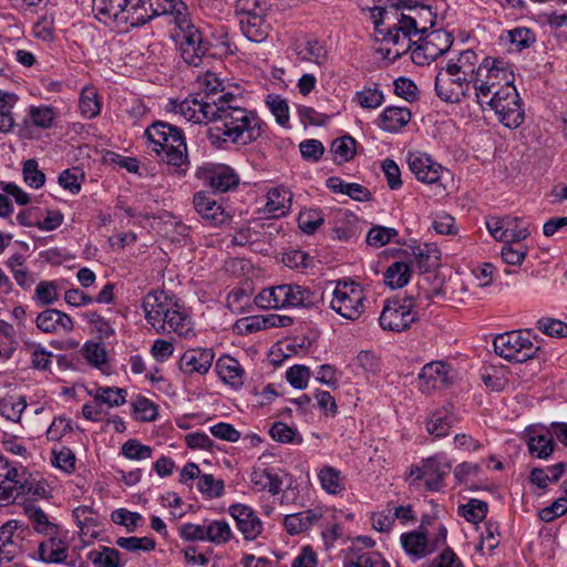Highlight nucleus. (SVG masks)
I'll list each match as a JSON object with an SVG mask.
<instances>
[{
    "mask_svg": "<svg viewBox=\"0 0 567 567\" xmlns=\"http://www.w3.org/2000/svg\"><path fill=\"white\" fill-rule=\"evenodd\" d=\"M79 110L86 118H94L101 112V100L97 90L93 86H84L79 100Z\"/></svg>",
    "mask_w": 567,
    "mask_h": 567,
    "instance_id": "4c0bfd02",
    "label": "nucleus"
},
{
    "mask_svg": "<svg viewBox=\"0 0 567 567\" xmlns=\"http://www.w3.org/2000/svg\"><path fill=\"white\" fill-rule=\"evenodd\" d=\"M265 329H267L265 316L245 317L238 319L234 324V331L239 336H248Z\"/></svg>",
    "mask_w": 567,
    "mask_h": 567,
    "instance_id": "5fc2aeb1",
    "label": "nucleus"
},
{
    "mask_svg": "<svg viewBox=\"0 0 567 567\" xmlns=\"http://www.w3.org/2000/svg\"><path fill=\"white\" fill-rule=\"evenodd\" d=\"M171 104L175 113L182 115L187 122L195 124L212 123L214 112L218 110L215 104L214 93H197L182 102L171 101Z\"/></svg>",
    "mask_w": 567,
    "mask_h": 567,
    "instance_id": "f8f14e48",
    "label": "nucleus"
},
{
    "mask_svg": "<svg viewBox=\"0 0 567 567\" xmlns=\"http://www.w3.org/2000/svg\"><path fill=\"white\" fill-rule=\"evenodd\" d=\"M455 422L456 416L454 415L453 406L449 404L432 412L425 427L429 434L439 439L446 436Z\"/></svg>",
    "mask_w": 567,
    "mask_h": 567,
    "instance_id": "a878e982",
    "label": "nucleus"
},
{
    "mask_svg": "<svg viewBox=\"0 0 567 567\" xmlns=\"http://www.w3.org/2000/svg\"><path fill=\"white\" fill-rule=\"evenodd\" d=\"M196 177L216 193L229 192L239 184V176L235 169L219 163H205L199 166L196 171Z\"/></svg>",
    "mask_w": 567,
    "mask_h": 567,
    "instance_id": "ddd939ff",
    "label": "nucleus"
},
{
    "mask_svg": "<svg viewBox=\"0 0 567 567\" xmlns=\"http://www.w3.org/2000/svg\"><path fill=\"white\" fill-rule=\"evenodd\" d=\"M277 302L280 308H312L320 301L317 291L297 284H284L276 286Z\"/></svg>",
    "mask_w": 567,
    "mask_h": 567,
    "instance_id": "4468645a",
    "label": "nucleus"
},
{
    "mask_svg": "<svg viewBox=\"0 0 567 567\" xmlns=\"http://www.w3.org/2000/svg\"><path fill=\"white\" fill-rule=\"evenodd\" d=\"M410 248L421 272H426L439 265L440 251L435 247L426 245L425 247L412 246Z\"/></svg>",
    "mask_w": 567,
    "mask_h": 567,
    "instance_id": "79ce46f5",
    "label": "nucleus"
},
{
    "mask_svg": "<svg viewBox=\"0 0 567 567\" xmlns=\"http://www.w3.org/2000/svg\"><path fill=\"white\" fill-rule=\"evenodd\" d=\"M536 327L544 334L553 338H567V323L554 318H540Z\"/></svg>",
    "mask_w": 567,
    "mask_h": 567,
    "instance_id": "e2e57ef3",
    "label": "nucleus"
},
{
    "mask_svg": "<svg viewBox=\"0 0 567 567\" xmlns=\"http://www.w3.org/2000/svg\"><path fill=\"white\" fill-rule=\"evenodd\" d=\"M144 8L148 16L147 21L157 16L169 14L174 17V22L178 27L182 20L188 19L187 7L182 1L150 0L148 6L144 1Z\"/></svg>",
    "mask_w": 567,
    "mask_h": 567,
    "instance_id": "b1692460",
    "label": "nucleus"
},
{
    "mask_svg": "<svg viewBox=\"0 0 567 567\" xmlns=\"http://www.w3.org/2000/svg\"><path fill=\"white\" fill-rule=\"evenodd\" d=\"M197 487L200 493L209 497H220L225 485L221 480H215L212 474H203L198 478Z\"/></svg>",
    "mask_w": 567,
    "mask_h": 567,
    "instance_id": "774afa93",
    "label": "nucleus"
},
{
    "mask_svg": "<svg viewBox=\"0 0 567 567\" xmlns=\"http://www.w3.org/2000/svg\"><path fill=\"white\" fill-rule=\"evenodd\" d=\"M412 114L406 107L388 106L380 115V127L386 132H396L411 121Z\"/></svg>",
    "mask_w": 567,
    "mask_h": 567,
    "instance_id": "7c9ffc66",
    "label": "nucleus"
},
{
    "mask_svg": "<svg viewBox=\"0 0 567 567\" xmlns=\"http://www.w3.org/2000/svg\"><path fill=\"white\" fill-rule=\"evenodd\" d=\"M177 28L182 59L188 65L199 66L203 59L209 54L210 42L203 38L199 29L189 19L182 20Z\"/></svg>",
    "mask_w": 567,
    "mask_h": 567,
    "instance_id": "1a4fd4ad",
    "label": "nucleus"
},
{
    "mask_svg": "<svg viewBox=\"0 0 567 567\" xmlns=\"http://www.w3.org/2000/svg\"><path fill=\"white\" fill-rule=\"evenodd\" d=\"M485 105L496 113L506 127L516 128L524 122V111L514 85H504L503 90L495 91L494 96L484 102Z\"/></svg>",
    "mask_w": 567,
    "mask_h": 567,
    "instance_id": "6e6552de",
    "label": "nucleus"
},
{
    "mask_svg": "<svg viewBox=\"0 0 567 567\" xmlns=\"http://www.w3.org/2000/svg\"><path fill=\"white\" fill-rule=\"evenodd\" d=\"M408 164L416 179L425 184H439L442 174L445 172L441 164L434 162L425 153L410 152L408 154Z\"/></svg>",
    "mask_w": 567,
    "mask_h": 567,
    "instance_id": "a211bd4d",
    "label": "nucleus"
},
{
    "mask_svg": "<svg viewBox=\"0 0 567 567\" xmlns=\"http://www.w3.org/2000/svg\"><path fill=\"white\" fill-rule=\"evenodd\" d=\"M340 471L324 466L318 474L322 488L329 494H338L343 489Z\"/></svg>",
    "mask_w": 567,
    "mask_h": 567,
    "instance_id": "603ef678",
    "label": "nucleus"
},
{
    "mask_svg": "<svg viewBox=\"0 0 567 567\" xmlns=\"http://www.w3.org/2000/svg\"><path fill=\"white\" fill-rule=\"evenodd\" d=\"M24 182L33 188H40L44 185L45 175L38 168V162L33 158L28 159L23 164Z\"/></svg>",
    "mask_w": 567,
    "mask_h": 567,
    "instance_id": "69168bd1",
    "label": "nucleus"
},
{
    "mask_svg": "<svg viewBox=\"0 0 567 567\" xmlns=\"http://www.w3.org/2000/svg\"><path fill=\"white\" fill-rule=\"evenodd\" d=\"M266 14H252L239 19L244 35L252 42H262L268 37V25L265 22Z\"/></svg>",
    "mask_w": 567,
    "mask_h": 567,
    "instance_id": "473e14b6",
    "label": "nucleus"
},
{
    "mask_svg": "<svg viewBox=\"0 0 567 567\" xmlns=\"http://www.w3.org/2000/svg\"><path fill=\"white\" fill-rule=\"evenodd\" d=\"M410 280V268L403 261L393 262L384 272V282L391 288H401Z\"/></svg>",
    "mask_w": 567,
    "mask_h": 567,
    "instance_id": "49530a36",
    "label": "nucleus"
},
{
    "mask_svg": "<svg viewBox=\"0 0 567 567\" xmlns=\"http://www.w3.org/2000/svg\"><path fill=\"white\" fill-rule=\"evenodd\" d=\"M386 7L371 9L374 24L375 41L396 44L404 33L425 34L426 27H419L414 17L400 12L401 9H413L411 0H389Z\"/></svg>",
    "mask_w": 567,
    "mask_h": 567,
    "instance_id": "f03ea898",
    "label": "nucleus"
},
{
    "mask_svg": "<svg viewBox=\"0 0 567 567\" xmlns=\"http://www.w3.org/2000/svg\"><path fill=\"white\" fill-rule=\"evenodd\" d=\"M39 555L44 563H63L68 558V546L52 535L39 545Z\"/></svg>",
    "mask_w": 567,
    "mask_h": 567,
    "instance_id": "f704fd0d",
    "label": "nucleus"
},
{
    "mask_svg": "<svg viewBox=\"0 0 567 567\" xmlns=\"http://www.w3.org/2000/svg\"><path fill=\"white\" fill-rule=\"evenodd\" d=\"M35 324L44 333H69L74 328L70 316L53 308L41 311L35 319Z\"/></svg>",
    "mask_w": 567,
    "mask_h": 567,
    "instance_id": "412c9836",
    "label": "nucleus"
},
{
    "mask_svg": "<svg viewBox=\"0 0 567 567\" xmlns=\"http://www.w3.org/2000/svg\"><path fill=\"white\" fill-rule=\"evenodd\" d=\"M92 563L97 567H121V553L112 547H102L101 551L92 550L89 554Z\"/></svg>",
    "mask_w": 567,
    "mask_h": 567,
    "instance_id": "3c124183",
    "label": "nucleus"
},
{
    "mask_svg": "<svg viewBox=\"0 0 567 567\" xmlns=\"http://www.w3.org/2000/svg\"><path fill=\"white\" fill-rule=\"evenodd\" d=\"M357 141L346 134L341 137L333 140L330 146V152L333 155V161L338 164L349 162L357 153L355 151Z\"/></svg>",
    "mask_w": 567,
    "mask_h": 567,
    "instance_id": "ea45409f",
    "label": "nucleus"
},
{
    "mask_svg": "<svg viewBox=\"0 0 567 567\" xmlns=\"http://www.w3.org/2000/svg\"><path fill=\"white\" fill-rule=\"evenodd\" d=\"M228 514L245 540L252 542L262 533L264 524L250 506L240 503L233 504L228 507Z\"/></svg>",
    "mask_w": 567,
    "mask_h": 567,
    "instance_id": "dca6fc26",
    "label": "nucleus"
},
{
    "mask_svg": "<svg viewBox=\"0 0 567 567\" xmlns=\"http://www.w3.org/2000/svg\"><path fill=\"white\" fill-rule=\"evenodd\" d=\"M233 538V529L226 520H206V542L218 546L229 543Z\"/></svg>",
    "mask_w": 567,
    "mask_h": 567,
    "instance_id": "e433bc0d",
    "label": "nucleus"
},
{
    "mask_svg": "<svg viewBox=\"0 0 567 567\" xmlns=\"http://www.w3.org/2000/svg\"><path fill=\"white\" fill-rule=\"evenodd\" d=\"M365 293L359 282L338 280L333 290L331 308L343 318L354 321L364 312Z\"/></svg>",
    "mask_w": 567,
    "mask_h": 567,
    "instance_id": "423d86ee",
    "label": "nucleus"
},
{
    "mask_svg": "<svg viewBox=\"0 0 567 567\" xmlns=\"http://www.w3.org/2000/svg\"><path fill=\"white\" fill-rule=\"evenodd\" d=\"M453 44V35L444 30H433L430 33L421 34L417 44L412 50L411 59L417 65L430 64L445 52Z\"/></svg>",
    "mask_w": 567,
    "mask_h": 567,
    "instance_id": "9b49d317",
    "label": "nucleus"
},
{
    "mask_svg": "<svg viewBox=\"0 0 567 567\" xmlns=\"http://www.w3.org/2000/svg\"><path fill=\"white\" fill-rule=\"evenodd\" d=\"M291 202V194L284 187H274L268 190L266 208L275 216L286 214Z\"/></svg>",
    "mask_w": 567,
    "mask_h": 567,
    "instance_id": "a19ab883",
    "label": "nucleus"
},
{
    "mask_svg": "<svg viewBox=\"0 0 567 567\" xmlns=\"http://www.w3.org/2000/svg\"><path fill=\"white\" fill-rule=\"evenodd\" d=\"M18 482L17 499L22 497L27 501H35L48 498L50 495L49 485L44 480L25 477L24 472L18 471Z\"/></svg>",
    "mask_w": 567,
    "mask_h": 567,
    "instance_id": "393cba45",
    "label": "nucleus"
},
{
    "mask_svg": "<svg viewBox=\"0 0 567 567\" xmlns=\"http://www.w3.org/2000/svg\"><path fill=\"white\" fill-rule=\"evenodd\" d=\"M320 517L321 515L316 511H303L287 515L284 519V526L290 535H298L308 530Z\"/></svg>",
    "mask_w": 567,
    "mask_h": 567,
    "instance_id": "72a5a7b5",
    "label": "nucleus"
},
{
    "mask_svg": "<svg viewBox=\"0 0 567 567\" xmlns=\"http://www.w3.org/2000/svg\"><path fill=\"white\" fill-rule=\"evenodd\" d=\"M474 79L454 71L451 66H442L435 76V92L441 101L460 103L471 96Z\"/></svg>",
    "mask_w": 567,
    "mask_h": 567,
    "instance_id": "0eeeda50",
    "label": "nucleus"
},
{
    "mask_svg": "<svg viewBox=\"0 0 567 567\" xmlns=\"http://www.w3.org/2000/svg\"><path fill=\"white\" fill-rule=\"evenodd\" d=\"M115 544L128 551H151L155 548V540L151 537H118Z\"/></svg>",
    "mask_w": 567,
    "mask_h": 567,
    "instance_id": "4d7b16f0",
    "label": "nucleus"
},
{
    "mask_svg": "<svg viewBox=\"0 0 567 567\" xmlns=\"http://www.w3.org/2000/svg\"><path fill=\"white\" fill-rule=\"evenodd\" d=\"M414 35V33H404L400 38V41L396 44H392V47L386 48H379L378 52L386 60L395 61L400 59L403 54L411 51L412 52V45L417 44V42H412L411 37Z\"/></svg>",
    "mask_w": 567,
    "mask_h": 567,
    "instance_id": "09e8293b",
    "label": "nucleus"
},
{
    "mask_svg": "<svg viewBox=\"0 0 567 567\" xmlns=\"http://www.w3.org/2000/svg\"><path fill=\"white\" fill-rule=\"evenodd\" d=\"M168 319H164L163 322H161V327L158 329L157 333H166V332H176L179 336L187 332V323L188 318L187 316L181 311V307L178 303H176V307L169 312Z\"/></svg>",
    "mask_w": 567,
    "mask_h": 567,
    "instance_id": "c03bdc74",
    "label": "nucleus"
},
{
    "mask_svg": "<svg viewBox=\"0 0 567 567\" xmlns=\"http://www.w3.org/2000/svg\"><path fill=\"white\" fill-rule=\"evenodd\" d=\"M266 105L276 117V122L284 127H288L289 106L287 101L278 94H269L266 97Z\"/></svg>",
    "mask_w": 567,
    "mask_h": 567,
    "instance_id": "8fccbe9b",
    "label": "nucleus"
},
{
    "mask_svg": "<svg viewBox=\"0 0 567 567\" xmlns=\"http://www.w3.org/2000/svg\"><path fill=\"white\" fill-rule=\"evenodd\" d=\"M207 130L212 145L223 148L226 143L247 145L262 135L264 123L252 111L239 105L217 106Z\"/></svg>",
    "mask_w": 567,
    "mask_h": 567,
    "instance_id": "f257e3e1",
    "label": "nucleus"
},
{
    "mask_svg": "<svg viewBox=\"0 0 567 567\" xmlns=\"http://www.w3.org/2000/svg\"><path fill=\"white\" fill-rule=\"evenodd\" d=\"M344 567H390V564L380 554L367 551L348 559Z\"/></svg>",
    "mask_w": 567,
    "mask_h": 567,
    "instance_id": "680f3d73",
    "label": "nucleus"
},
{
    "mask_svg": "<svg viewBox=\"0 0 567 567\" xmlns=\"http://www.w3.org/2000/svg\"><path fill=\"white\" fill-rule=\"evenodd\" d=\"M95 18L104 24L138 27L147 22L144 0H93Z\"/></svg>",
    "mask_w": 567,
    "mask_h": 567,
    "instance_id": "7ed1b4c3",
    "label": "nucleus"
},
{
    "mask_svg": "<svg viewBox=\"0 0 567 567\" xmlns=\"http://www.w3.org/2000/svg\"><path fill=\"white\" fill-rule=\"evenodd\" d=\"M395 236H398L395 228L373 226L367 235V243L372 247L380 248L390 243Z\"/></svg>",
    "mask_w": 567,
    "mask_h": 567,
    "instance_id": "bf43d9fd",
    "label": "nucleus"
},
{
    "mask_svg": "<svg viewBox=\"0 0 567 567\" xmlns=\"http://www.w3.org/2000/svg\"><path fill=\"white\" fill-rule=\"evenodd\" d=\"M196 213L214 227L224 226L231 220V215L206 192H197L193 196Z\"/></svg>",
    "mask_w": 567,
    "mask_h": 567,
    "instance_id": "f3484780",
    "label": "nucleus"
},
{
    "mask_svg": "<svg viewBox=\"0 0 567 567\" xmlns=\"http://www.w3.org/2000/svg\"><path fill=\"white\" fill-rule=\"evenodd\" d=\"M250 482L256 491H268L271 495L279 494L282 485L279 475L270 468L254 470Z\"/></svg>",
    "mask_w": 567,
    "mask_h": 567,
    "instance_id": "2f4dec72",
    "label": "nucleus"
},
{
    "mask_svg": "<svg viewBox=\"0 0 567 567\" xmlns=\"http://www.w3.org/2000/svg\"><path fill=\"white\" fill-rule=\"evenodd\" d=\"M415 303L412 296L402 300L394 298L385 302L379 318L380 326L384 330L401 332L416 321V313L413 310Z\"/></svg>",
    "mask_w": 567,
    "mask_h": 567,
    "instance_id": "9d476101",
    "label": "nucleus"
},
{
    "mask_svg": "<svg viewBox=\"0 0 567 567\" xmlns=\"http://www.w3.org/2000/svg\"><path fill=\"white\" fill-rule=\"evenodd\" d=\"M507 34L511 43L514 44L518 51L529 48L536 41L534 32L524 27L509 30Z\"/></svg>",
    "mask_w": 567,
    "mask_h": 567,
    "instance_id": "0e129e2a",
    "label": "nucleus"
},
{
    "mask_svg": "<svg viewBox=\"0 0 567 567\" xmlns=\"http://www.w3.org/2000/svg\"><path fill=\"white\" fill-rule=\"evenodd\" d=\"M487 503L481 499L472 498L466 504L458 507V514L470 523L482 522L487 514Z\"/></svg>",
    "mask_w": 567,
    "mask_h": 567,
    "instance_id": "de8ad7c7",
    "label": "nucleus"
},
{
    "mask_svg": "<svg viewBox=\"0 0 567 567\" xmlns=\"http://www.w3.org/2000/svg\"><path fill=\"white\" fill-rule=\"evenodd\" d=\"M125 390L113 388H100L94 396L96 402L110 406H120L125 403Z\"/></svg>",
    "mask_w": 567,
    "mask_h": 567,
    "instance_id": "338daca9",
    "label": "nucleus"
},
{
    "mask_svg": "<svg viewBox=\"0 0 567 567\" xmlns=\"http://www.w3.org/2000/svg\"><path fill=\"white\" fill-rule=\"evenodd\" d=\"M27 347L30 350L31 368L40 371L49 370L52 363V352L37 343H28Z\"/></svg>",
    "mask_w": 567,
    "mask_h": 567,
    "instance_id": "864d4df0",
    "label": "nucleus"
},
{
    "mask_svg": "<svg viewBox=\"0 0 567 567\" xmlns=\"http://www.w3.org/2000/svg\"><path fill=\"white\" fill-rule=\"evenodd\" d=\"M158 147L155 151L158 154L164 153V158L169 165L179 167L187 161V146L182 130L171 135L167 146L159 145Z\"/></svg>",
    "mask_w": 567,
    "mask_h": 567,
    "instance_id": "bb28decb",
    "label": "nucleus"
},
{
    "mask_svg": "<svg viewBox=\"0 0 567 567\" xmlns=\"http://www.w3.org/2000/svg\"><path fill=\"white\" fill-rule=\"evenodd\" d=\"M504 85H513V73L508 72L502 60L486 56L478 64L477 75L474 76V96L477 104L484 109V102L501 91Z\"/></svg>",
    "mask_w": 567,
    "mask_h": 567,
    "instance_id": "20e7f679",
    "label": "nucleus"
},
{
    "mask_svg": "<svg viewBox=\"0 0 567 567\" xmlns=\"http://www.w3.org/2000/svg\"><path fill=\"white\" fill-rule=\"evenodd\" d=\"M494 351L507 361L523 363L537 357L540 348L530 340V330L509 331L494 339Z\"/></svg>",
    "mask_w": 567,
    "mask_h": 567,
    "instance_id": "39448f33",
    "label": "nucleus"
},
{
    "mask_svg": "<svg viewBox=\"0 0 567 567\" xmlns=\"http://www.w3.org/2000/svg\"><path fill=\"white\" fill-rule=\"evenodd\" d=\"M121 452L126 458L140 461L152 457L153 449L131 439L122 445Z\"/></svg>",
    "mask_w": 567,
    "mask_h": 567,
    "instance_id": "13d9d810",
    "label": "nucleus"
},
{
    "mask_svg": "<svg viewBox=\"0 0 567 567\" xmlns=\"http://www.w3.org/2000/svg\"><path fill=\"white\" fill-rule=\"evenodd\" d=\"M269 434L272 440L280 443L300 444L302 442V437L297 436L296 430L284 422H275L269 430Z\"/></svg>",
    "mask_w": 567,
    "mask_h": 567,
    "instance_id": "052dcab7",
    "label": "nucleus"
},
{
    "mask_svg": "<svg viewBox=\"0 0 567 567\" xmlns=\"http://www.w3.org/2000/svg\"><path fill=\"white\" fill-rule=\"evenodd\" d=\"M528 451L538 458H548L554 450L555 442L551 433L530 435L527 441Z\"/></svg>",
    "mask_w": 567,
    "mask_h": 567,
    "instance_id": "37998d69",
    "label": "nucleus"
},
{
    "mask_svg": "<svg viewBox=\"0 0 567 567\" xmlns=\"http://www.w3.org/2000/svg\"><path fill=\"white\" fill-rule=\"evenodd\" d=\"M213 349L196 348L186 350L178 361L179 370L185 374H206L214 361Z\"/></svg>",
    "mask_w": 567,
    "mask_h": 567,
    "instance_id": "aec40b11",
    "label": "nucleus"
},
{
    "mask_svg": "<svg viewBox=\"0 0 567 567\" xmlns=\"http://www.w3.org/2000/svg\"><path fill=\"white\" fill-rule=\"evenodd\" d=\"M24 513L28 516L35 532L45 536L56 535L58 525L49 520L48 515L38 506L32 504L24 506Z\"/></svg>",
    "mask_w": 567,
    "mask_h": 567,
    "instance_id": "c9c22d12",
    "label": "nucleus"
},
{
    "mask_svg": "<svg viewBox=\"0 0 567 567\" xmlns=\"http://www.w3.org/2000/svg\"><path fill=\"white\" fill-rule=\"evenodd\" d=\"M216 372L219 378L234 388H239L244 384V369L238 360L230 355H221L215 365Z\"/></svg>",
    "mask_w": 567,
    "mask_h": 567,
    "instance_id": "cd10ccee",
    "label": "nucleus"
},
{
    "mask_svg": "<svg viewBox=\"0 0 567 567\" xmlns=\"http://www.w3.org/2000/svg\"><path fill=\"white\" fill-rule=\"evenodd\" d=\"M177 301L165 291L148 292L143 300V310L147 322L158 332L161 322L168 319L169 312L176 307Z\"/></svg>",
    "mask_w": 567,
    "mask_h": 567,
    "instance_id": "2eb2a0df",
    "label": "nucleus"
},
{
    "mask_svg": "<svg viewBox=\"0 0 567 567\" xmlns=\"http://www.w3.org/2000/svg\"><path fill=\"white\" fill-rule=\"evenodd\" d=\"M296 54L301 61L323 65L329 53L327 48L317 39H307L296 44Z\"/></svg>",
    "mask_w": 567,
    "mask_h": 567,
    "instance_id": "c756f323",
    "label": "nucleus"
},
{
    "mask_svg": "<svg viewBox=\"0 0 567 567\" xmlns=\"http://www.w3.org/2000/svg\"><path fill=\"white\" fill-rule=\"evenodd\" d=\"M181 128L166 122H154L145 131L147 138L156 146H167V140Z\"/></svg>",
    "mask_w": 567,
    "mask_h": 567,
    "instance_id": "a18cd8bd",
    "label": "nucleus"
},
{
    "mask_svg": "<svg viewBox=\"0 0 567 567\" xmlns=\"http://www.w3.org/2000/svg\"><path fill=\"white\" fill-rule=\"evenodd\" d=\"M452 464L444 454H436L423 460V480L427 491L436 492L443 487V481Z\"/></svg>",
    "mask_w": 567,
    "mask_h": 567,
    "instance_id": "6ab92c4d",
    "label": "nucleus"
},
{
    "mask_svg": "<svg viewBox=\"0 0 567 567\" xmlns=\"http://www.w3.org/2000/svg\"><path fill=\"white\" fill-rule=\"evenodd\" d=\"M449 383L447 368L443 362L425 364L419 374V388L423 393H431Z\"/></svg>",
    "mask_w": 567,
    "mask_h": 567,
    "instance_id": "4be33fe9",
    "label": "nucleus"
},
{
    "mask_svg": "<svg viewBox=\"0 0 567 567\" xmlns=\"http://www.w3.org/2000/svg\"><path fill=\"white\" fill-rule=\"evenodd\" d=\"M480 63L478 55L473 50H464L456 60H450L446 66H451L454 71L474 79L477 75Z\"/></svg>",
    "mask_w": 567,
    "mask_h": 567,
    "instance_id": "58836bf2",
    "label": "nucleus"
},
{
    "mask_svg": "<svg viewBox=\"0 0 567 567\" xmlns=\"http://www.w3.org/2000/svg\"><path fill=\"white\" fill-rule=\"evenodd\" d=\"M24 258L20 254H16L9 258L7 265L11 269L13 277L19 286L29 288L33 282L28 270L23 267Z\"/></svg>",
    "mask_w": 567,
    "mask_h": 567,
    "instance_id": "6e6d98bb",
    "label": "nucleus"
},
{
    "mask_svg": "<svg viewBox=\"0 0 567 567\" xmlns=\"http://www.w3.org/2000/svg\"><path fill=\"white\" fill-rule=\"evenodd\" d=\"M401 544L406 554L417 559L430 555L434 550V548L431 547L426 534L422 530L402 534Z\"/></svg>",
    "mask_w": 567,
    "mask_h": 567,
    "instance_id": "c85d7f7f",
    "label": "nucleus"
},
{
    "mask_svg": "<svg viewBox=\"0 0 567 567\" xmlns=\"http://www.w3.org/2000/svg\"><path fill=\"white\" fill-rule=\"evenodd\" d=\"M18 468L0 455V506L17 501Z\"/></svg>",
    "mask_w": 567,
    "mask_h": 567,
    "instance_id": "5701e85b",
    "label": "nucleus"
}]
</instances>
